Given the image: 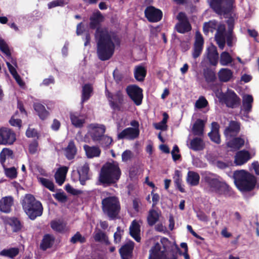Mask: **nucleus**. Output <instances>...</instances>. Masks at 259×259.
I'll return each instance as SVG.
<instances>
[{"label": "nucleus", "mask_w": 259, "mask_h": 259, "mask_svg": "<svg viewBox=\"0 0 259 259\" xmlns=\"http://www.w3.org/2000/svg\"><path fill=\"white\" fill-rule=\"evenodd\" d=\"M7 65L8 67L9 70L11 74L12 75L13 77L15 78L18 84L20 87H23L24 85V82L21 79L20 76L17 73L16 69L13 66H12L9 61L7 62Z\"/></svg>", "instance_id": "obj_43"}, {"label": "nucleus", "mask_w": 259, "mask_h": 259, "mask_svg": "<svg viewBox=\"0 0 259 259\" xmlns=\"http://www.w3.org/2000/svg\"><path fill=\"white\" fill-rule=\"evenodd\" d=\"M95 36L99 58L102 61L109 59L114 54L115 46L119 45V37L114 32L102 27L97 28Z\"/></svg>", "instance_id": "obj_1"}, {"label": "nucleus", "mask_w": 259, "mask_h": 259, "mask_svg": "<svg viewBox=\"0 0 259 259\" xmlns=\"http://www.w3.org/2000/svg\"><path fill=\"white\" fill-rule=\"evenodd\" d=\"M182 174L180 171L179 170H176L175 171V175L174 176V182L176 185H180V183H182Z\"/></svg>", "instance_id": "obj_63"}, {"label": "nucleus", "mask_w": 259, "mask_h": 259, "mask_svg": "<svg viewBox=\"0 0 259 259\" xmlns=\"http://www.w3.org/2000/svg\"><path fill=\"white\" fill-rule=\"evenodd\" d=\"M89 166L87 163L83 164L82 165L77 169L79 180L82 185H84L85 181L89 179Z\"/></svg>", "instance_id": "obj_25"}, {"label": "nucleus", "mask_w": 259, "mask_h": 259, "mask_svg": "<svg viewBox=\"0 0 259 259\" xmlns=\"http://www.w3.org/2000/svg\"><path fill=\"white\" fill-rule=\"evenodd\" d=\"M70 119L74 126L81 127L84 123L85 117L78 112H74L70 114Z\"/></svg>", "instance_id": "obj_29"}, {"label": "nucleus", "mask_w": 259, "mask_h": 259, "mask_svg": "<svg viewBox=\"0 0 259 259\" xmlns=\"http://www.w3.org/2000/svg\"><path fill=\"white\" fill-rule=\"evenodd\" d=\"M103 16L99 11L94 12L90 17V27L93 29L95 28L103 21Z\"/></svg>", "instance_id": "obj_36"}, {"label": "nucleus", "mask_w": 259, "mask_h": 259, "mask_svg": "<svg viewBox=\"0 0 259 259\" xmlns=\"http://www.w3.org/2000/svg\"><path fill=\"white\" fill-rule=\"evenodd\" d=\"M102 204L104 212L111 219L115 218L120 209L119 201L115 196H109L103 199Z\"/></svg>", "instance_id": "obj_7"}, {"label": "nucleus", "mask_w": 259, "mask_h": 259, "mask_svg": "<svg viewBox=\"0 0 259 259\" xmlns=\"http://www.w3.org/2000/svg\"><path fill=\"white\" fill-rule=\"evenodd\" d=\"M9 122L12 126L20 127L21 126V120L18 118V113L16 112L10 119Z\"/></svg>", "instance_id": "obj_55"}, {"label": "nucleus", "mask_w": 259, "mask_h": 259, "mask_svg": "<svg viewBox=\"0 0 259 259\" xmlns=\"http://www.w3.org/2000/svg\"><path fill=\"white\" fill-rule=\"evenodd\" d=\"M110 105L114 110H120V106L123 101V95L120 91H118L114 94H107Z\"/></svg>", "instance_id": "obj_16"}, {"label": "nucleus", "mask_w": 259, "mask_h": 259, "mask_svg": "<svg viewBox=\"0 0 259 259\" xmlns=\"http://www.w3.org/2000/svg\"><path fill=\"white\" fill-rule=\"evenodd\" d=\"M200 180L199 174L194 171H189L187 174L186 181L190 186H197L198 185Z\"/></svg>", "instance_id": "obj_37"}, {"label": "nucleus", "mask_w": 259, "mask_h": 259, "mask_svg": "<svg viewBox=\"0 0 259 259\" xmlns=\"http://www.w3.org/2000/svg\"><path fill=\"white\" fill-rule=\"evenodd\" d=\"M94 239L95 241L109 245L110 242L106 234L101 230H96L94 233Z\"/></svg>", "instance_id": "obj_33"}, {"label": "nucleus", "mask_w": 259, "mask_h": 259, "mask_svg": "<svg viewBox=\"0 0 259 259\" xmlns=\"http://www.w3.org/2000/svg\"><path fill=\"white\" fill-rule=\"evenodd\" d=\"M53 196L58 201L61 202H65L67 200V196L63 192L54 194Z\"/></svg>", "instance_id": "obj_60"}, {"label": "nucleus", "mask_w": 259, "mask_h": 259, "mask_svg": "<svg viewBox=\"0 0 259 259\" xmlns=\"http://www.w3.org/2000/svg\"><path fill=\"white\" fill-rule=\"evenodd\" d=\"M33 107L40 119L44 120L49 116V113L43 105L35 103L34 104Z\"/></svg>", "instance_id": "obj_38"}, {"label": "nucleus", "mask_w": 259, "mask_h": 259, "mask_svg": "<svg viewBox=\"0 0 259 259\" xmlns=\"http://www.w3.org/2000/svg\"><path fill=\"white\" fill-rule=\"evenodd\" d=\"M38 144L37 141H33L29 146V151L31 154H35L37 151Z\"/></svg>", "instance_id": "obj_64"}, {"label": "nucleus", "mask_w": 259, "mask_h": 259, "mask_svg": "<svg viewBox=\"0 0 259 259\" xmlns=\"http://www.w3.org/2000/svg\"><path fill=\"white\" fill-rule=\"evenodd\" d=\"M126 92L128 95L137 105L141 104L143 94L141 88L135 85H130L127 87Z\"/></svg>", "instance_id": "obj_12"}, {"label": "nucleus", "mask_w": 259, "mask_h": 259, "mask_svg": "<svg viewBox=\"0 0 259 259\" xmlns=\"http://www.w3.org/2000/svg\"><path fill=\"white\" fill-rule=\"evenodd\" d=\"M240 126L238 122L232 121L229 126L227 127L224 132L225 135L227 138H231L235 136L239 131Z\"/></svg>", "instance_id": "obj_28"}, {"label": "nucleus", "mask_w": 259, "mask_h": 259, "mask_svg": "<svg viewBox=\"0 0 259 259\" xmlns=\"http://www.w3.org/2000/svg\"><path fill=\"white\" fill-rule=\"evenodd\" d=\"M233 178L236 187L241 191L252 190L256 182L254 176L243 169L234 171Z\"/></svg>", "instance_id": "obj_4"}, {"label": "nucleus", "mask_w": 259, "mask_h": 259, "mask_svg": "<svg viewBox=\"0 0 259 259\" xmlns=\"http://www.w3.org/2000/svg\"><path fill=\"white\" fill-rule=\"evenodd\" d=\"M134 243L132 241H128L119 250V253L122 259H127L132 253Z\"/></svg>", "instance_id": "obj_30"}, {"label": "nucleus", "mask_w": 259, "mask_h": 259, "mask_svg": "<svg viewBox=\"0 0 259 259\" xmlns=\"http://www.w3.org/2000/svg\"><path fill=\"white\" fill-rule=\"evenodd\" d=\"M233 61V59L230 54L226 52H223L220 55V63L222 66H229Z\"/></svg>", "instance_id": "obj_42"}, {"label": "nucleus", "mask_w": 259, "mask_h": 259, "mask_svg": "<svg viewBox=\"0 0 259 259\" xmlns=\"http://www.w3.org/2000/svg\"><path fill=\"white\" fill-rule=\"evenodd\" d=\"M86 241L85 238L82 236L81 234L77 232L76 234L72 237L70 239V242L72 243H76L77 242H79L81 243H84Z\"/></svg>", "instance_id": "obj_56"}, {"label": "nucleus", "mask_w": 259, "mask_h": 259, "mask_svg": "<svg viewBox=\"0 0 259 259\" xmlns=\"http://www.w3.org/2000/svg\"><path fill=\"white\" fill-rule=\"evenodd\" d=\"M69 0H55L48 4V8L51 9L57 6H63L67 4Z\"/></svg>", "instance_id": "obj_54"}, {"label": "nucleus", "mask_w": 259, "mask_h": 259, "mask_svg": "<svg viewBox=\"0 0 259 259\" xmlns=\"http://www.w3.org/2000/svg\"><path fill=\"white\" fill-rule=\"evenodd\" d=\"M100 144L103 147L107 148L110 147L113 142L112 138L107 135H103L99 141H98Z\"/></svg>", "instance_id": "obj_52"}, {"label": "nucleus", "mask_w": 259, "mask_h": 259, "mask_svg": "<svg viewBox=\"0 0 259 259\" xmlns=\"http://www.w3.org/2000/svg\"><path fill=\"white\" fill-rule=\"evenodd\" d=\"M68 168L67 166L60 167L56 171L55 178L57 183L62 185L65 181Z\"/></svg>", "instance_id": "obj_31"}, {"label": "nucleus", "mask_w": 259, "mask_h": 259, "mask_svg": "<svg viewBox=\"0 0 259 259\" xmlns=\"http://www.w3.org/2000/svg\"><path fill=\"white\" fill-rule=\"evenodd\" d=\"M83 149L88 158H91L94 157H98L100 155L101 150L97 146H89L87 145L83 146Z\"/></svg>", "instance_id": "obj_34"}, {"label": "nucleus", "mask_w": 259, "mask_h": 259, "mask_svg": "<svg viewBox=\"0 0 259 259\" xmlns=\"http://www.w3.org/2000/svg\"><path fill=\"white\" fill-rule=\"evenodd\" d=\"M244 140L241 138H234L227 143L229 147L232 149V150H237L240 149L244 144Z\"/></svg>", "instance_id": "obj_41"}, {"label": "nucleus", "mask_w": 259, "mask_h": 259, "mask_svg": "<svg viewBox=\"0 0 259 259\" xmlns=\"http://www.w3.org/2000/svg\"><path fill=\"white\" fill-rule=\"evenodd\" d=\"M211 7L220 15L231 13L234 8L235 0H209Z\"/></svg>", "instance_id": "obj_8"}, {"label": "nucleus", "mask_w": 259, "mask_h": 259, "mask_svg": "<svg viewBox=\"0 0 259 259\" xmlns=\"http://www.w3.org/2000/svg\"><path fill=\"white\" fill-rule=\"evenodd\" d=\"M140 131L139 128L127 127L118 134L117 137L119 139H127L134 140L139 137Z\"/></svg>", "instance_id": "obj_19"}, {"label": "nucleus", "mask_w": 259, "mask_h": 259, "mask_svg": "<svg viewBox=\"0 0 259 259\" xmlns=\"http://www.w3.org/2000/svg\"><path fill=\"white\" fill-rule=\"evenodd\" d=\"M187 145L189 149L195 151L202 150L205 147V143L200 137L193 138L190 140L189 143L187 142Z\"/></svg>", "instance_id": "obj_24"}, {"label": "nucleus", "mask_w": 259, "mask_h": 259, "mask_svg": "<svg viewBox=\"0 0 259 259\" xmlns=\"http://www.w3.org/2000/svg\"><path fill=\"white\" fill-rule=\"evenodd\" d=\"M0 50L6 56H10L11 55V50L9 45L2 38H0Z\"/></svg>", "instance_id": "obj_53"}, {"label": "nucleus", "mask_w": 259, "mask_h": 259, "mask_svg": "<svg viewBox=\"0 0 259 259\" xmlns=\"http://www.w3.org/2000/svg\"><path fill=\"white\" fill-rule=\"evenodd\" d=\"M37 180L39 183L43 186L48 188L51 191L54 192L55 191L54 183L50 180L40 177H37Z\"/></svg>", "instance_id": "obj_48"}, {"label": "nucleus", "mask_w": 259, "mask_h": 259, "mask_svg": "<svg viewBox=\"0 0 259 259\" xmlns=\"http://www.w3.org/2000/svg\"><path fill=\"white\" fill-rule=\"evenodd\" d=\"M146 69L144 66L141 65L137 66L135 68V77L138 81H143L146 76Z\"/></svg>", "instance_id": "obj_40"}, {"label": "nucleus", "mask_w": 259, "mask_h": 259, "mask_svg": "<svg viewBox=\"0 0 259 259\" xmlns=\"http://www.w3.org/2000/svg\"><path fill=\"white\" fill-rule=\"evenodd\" d=\"M159 217V213L155 210H150L147 217L148 223L150 226H153L158 221Z\"/></svg>", "instance_id": "obj_47"}, {"label": "nucleus", "mask_w": 259, "mask_h": 259, "mask_svg": "<svg viewBox=\"0 0 259 259\" xmlns=\"http://www.w3.org/2000/svg\"><path fill=\"white\" fill-rule=\"evenodd\" d=\"M121 171L116 161L108 162L104 164L99 176L100 181L104 184H114L120 179Z\"/></svg>", "instance_id": "obj_3"}, {"label": "nucleus", "mask_w": 259, "mask_h": 259, "mask_svg": "<svg viewBox=\"0 0 259 259\" xmlns=\"http://www.w3.org/2000/svg\"><path fill=\"white\" fill-rule=\"evenodd\" d=\"M225 40L227 41V44L229 47H232L233 45V41L235 39V37L232 34V31H228L227 32L225 31Z\"/></svg>", "instance_id": "obj_59"}, {"label": "nucleus", "mask_w": 259, "mask_h": 259, "mask_svg": "<svg viewBox=\"0 0 259 259\" xmlns=\"http://www.w3.org/2000/svg\"><path fill=\"white\" fill-rule=\"evenodd\" d=\"M207 104L208 102L205 98L203 96H201L196 101L195 106L198 109H201L205 107Z\"/></svg>", "instance_id": "obj_57"}, {"label": "nucleus", "mask_w": 259, "mask_h": 259, "mask_svg": "<svg viewBox=\"0 0 259 259\" xmlns=\"http://www.w3.org/2000/svg\"><path fill=\"white\" fill-rule=\"evenodd\" d=\"M204 122L202 120L197 119L193 125L192 131L195 135H202Z\"/></svg>", "instance_id": "obj_45"}, {"label": "nucleus", "mask_w": 259, "mask_h": 259, "mask_svg": "<svg viewBox=\"0 0 259 259\" xmlns=\"http://www.w3.org/2000/svg\"><path fill=\"white\" fill-rule=\"evenodd\" d=\"M203 179L207 188L211 192H213L218 185L223 181L220 177L213 174H206Z\"/></svg>", "instance_id": "obj_17"}, {"label": "nucleus", "mask_w": 259, "mask_h": 259, "mask_svg": "<svg viewBox=\"0 0 259 259\" xmlns=\"http://www.w3.org/2000/svg\"><path fill=\"white\" fill-rule=\"evenodd\" d=\"M204 75L206 81L207 82L213 81L215 78L214 73L209 70L204 71Z\"/></svg>", "instance_id": "obj_61"}, {"label": "nucleus", "mask_w": 259, "mask_h": 259, "mask_svg": "<svg viewBox=\"0 0 259 259\" xmlns=\"http://www.w3.org/2000/svg\"><path fill=\"white\" fill-rule=\"evenodd\" d=\"M88 135L94 142H97L104 135L106 127L103 124L92 123L88 126Z\"/></svg>", "instance_id": "obj_10"}, {"label": "nucleus", "mask_w": 259, "mask_h": 259, "mask_svg": "<svg viewBox=\"0 0 259 259\" xmlns=\"http://www.w3.org/2000/svg\"><path fill=\"white\" fill-rule=\"evenodd\" d=\"M204 44L203 38L199 32H196L195 34V41L194 44L192 56L194 58L198 57L201 54Z\"/></svg>", "instance_id": "obj_20"}, {"label": "nucleus", "mask_w": 259, "mask_h": 259, "mask_svg": "<svg viewBox=\"0 0 259 259\" xmlns=\"http://www.w3.org/2000/svg\"><path fill=\"white\" fill-rule=\"evenodd\" d=\"M219 79L222 82H228L233 78V72L228 68H222L218 72Z\"/></svg>", "instance_id": "obj_35"}, {"label": "nucleus", "mask_w": 259, "mask_h": 259, "mask_svg": "<svg viewBox=\"0 0 259 259\" xmlns=\"http://www.w3.org/2000/svg\"><path fill=\"white\" fill-rule=\"evenodd\" d=\"M16 140V134L13 130L5 127L0 128V145H11Z\"/></svg>", "instance_id": "obj_9"}, {"label": "nucleus", "mask_w": 259, "mask_h": 259, "mask_svg": "<svg viewBox=\"0 0 259 259\" xmlns=\"http://www.w3.org/2000/svg\"><path fill=\"white\" fill-rule=\"evenodd\" d=\"M203 179L207 188L211 192H213L218 185L223 181L220 177L213 174H206Z\"/></svg>", "instance_id": "obj_18"}, {"label": "nucleus", "mask_w": 259, "mask_h": 259, "mask_svg": "<svg viewBox=\"0 0 259 259\" xmlns=\"http://www.w3.org/2000/svg\"><path fill=\"white\" fill-rule=\"evenodd\" d=\"M54 238L50 235H46L44 236L40 247L44 250L50 248L54 243Z\"/></svg>", "instance_id": "obj_46"}, {"label": "nucleus", "mask_w": 259, "mask_h": 259, "mask_svg": "<svg viewBox=\"0 0 259 259\" xmlns=\"http://www.w3.org/2000/svg\"><path fill=\"white\" fill-rule=\"evenodd\" d=\"M160 242L162 246L155 244L150 250L149 259H177L179 247L166 238H161Z\"/></svg>", "instance_id": "obj_2"}, {"label": "nucleus", "mask_w": 259, "mask_h": 259, "mask_svg": "<svg viewBox=\"0 0 259 259\" xmlns=\"http://www.w3.org/2000/svg\"><path fill=\"white\" fill-rule=\"evenodd\" d=\"M145 14L148 21L152 22L160 21L162 16V12L153 6L148 7L145 10Z\"/></svg>", "instance_id": "obj_15"}, {"label": "nucleus", "mask_w": 259, "mask_h": 259, "mask_svg": "<svg viewBox=\"0 0 259 259\" xmlns=\"http://www.w3.org/2000/svg\"><path fill=\"white\" fill-rule=\"evenodd\" d=\"M251 158V156L248 151L241 150L236 154L234 162L237 165H241L246 163Z\"/></svg>", "instance_id": "obj_22"}, {"label": "nucleus", "mask_w": 259, "mask_h": 259, "mask_svg": "<svg viewBox=\"0 0 259 259\" xmlns=\"http://www.w3.org/2000/svg\"><path fill=\"white\" fill-rule=\"evenodd\" d=\"M219 128V124L217 122H213L211 123V131L208 134L210 139L217 144L220 143L221 142Z\"/></svg>", "instance_id": "obj_32"}, {"label": "nucleus", "mask_w": 259, "mask_h": 259, "mask_svg": "<svg viewBox=\"0 0 259 259\" xmlns=\"http://www.w3.org/2000/svg\"><path fill=\"white\" fill-rule=\"evenodd\" d=\"M19 250L18 248H11L4 249L1 252V254L4 256L13 258L19 253Z\"/></svg>", "instance_id": "obj_51"}, {"label": "nucleus", "mask_w": 259, "mask_h": 259, "mask_svg": "<svg viewBox=\"0 0 259 259\" xmlns=\"http://www.w3.org/2000/svg\"><path fill=\"white\" fill-rule=\"evenodd\" d=\"M140 231V226L139 223L136 220H134L130 227V232L131 235L137 242H140L141 240Z\"/></svg>", "instance_id": "obj_27"}, {"label": "nucleus", "mask_w": 259, "mask_h": 259, "mask_svg": "<svg viewBox=\"0 0 259 259\" xmlns=\"http://www.w3.org/2000/svg\"><path fill=\"white\" fill-rule=\"evenodd\" d=\"M66 224L63 220H58L53 221L51 223L52 228L57 232L64 231L66 228Z\"/></svg>", "instance_id": "obj_44"}, {"label": "nucleus", "mask_w": 259, "mask_h": 259, "mask_svg": "<svg viewBox=\"0 0 259 259\" xmlns=\"http://www.w3.org/2000/svg\"><path fill=\"white\" fill-rule=\"evenodd\" d=\"M93 88L90 84H85L82 87V102L87 101L91 97L92 92Z\"/></svg>", "instance_id": "obj_49"}, {"label": "nucleus", "mask_w": 259, "mask_h": 259, "mask_svg": "<svg viewBox=\"0 0 259 259\" xmlns=\"http://www.w3.org/2000/svg\"><path fill=\"white\" fill-rule=\"evenodd\" d=\"M253 101V97L250 95H244L242 97V107L241 109V117L245 120L248 118V113L252 109V104Z\"/></svg>", "instance_id": "obj_14"}, {"label": "nucleus", "mask_w": 259, "mask_h": 259, "mask_svg": "<svg viewBox=\"0 0 259 259\" xmlns=\"http://www.w3.org/2000/svg\"><path fill=\"white\" fill-rule=\"evenodd\" d=\"M218 97L229 107L234 108L239 104V98L232 91L229 90L225 94H220Z\"/></svg>", "instance_id": "obj_11"}, {"label": "nucleus", "mask_w": 259, "mask_h": 259, "mask_svg": "<svg viewBox=\"0 0 259 259\" xmlns=\"http://www.w3.org/2000/svg\"><path fill=\"white\" fill-rule=\"evenodd\" d=\"M13 203L14 199L12 196L3 197L0 200V211L5 213L10 212Z\"/></svg>", "instance_id": "obj_23"}, {"label": "nucleus", "mask_w": 259, "mask_h": 259, "mask_svg": "<svg viewBox=\"0 0 259 259\" xmlns=\"http://www.w3.org/2000/svg\"><path fill=\"white\" fill-rule=\"evenodd\" d=\"M13 152L12 150L9 148H5L0 153V161L2 164H4L6 158L12 157Z\"/></svg>", "instance_id": "obj_50"}, {"label": "nucleus", "mask_w": 259, "mask_h": 259, "mask_svg": "<svg viewBox=\"0 0 259 259\" xmlns=\"http://www.w3.org/2000/svg\"><path fill=\"white\" fill-rule=\"evenodd\" d=\"M213 193L219 196L228 197L231 194V189L229 186L223 180L214 189Z\"/></svg>", "instance_id": "obj_21"}, {"label": "nucleus", "mask_w": 259, "mask_h": 259, "mask_svg": "<svg viewBox=\"0 0 259 259\" xmlns=\"http://www.w3.org/2000/svg\"><path fill=\"white\" fill-rule=\"evenodd\" d=\"M5 173L6 176L10 179H14L17 177V170L14 167L5 168Z\"/></svg>", "instance_id": "obj_58"}, {"label": "nucleus", "mask_w": 259, "mask_h": 259, "mask_svg": "<svg viewBox=\"0 0 259 259\" xmlns=\"http://www.w3.org/2000/svg\"><path fill=\"white\" fill-rule=\"evenodd\" d=\"M123 231L121 230L120 227L117 228L116 231L114 234V241L115 243H118L120 242L121 235L122 234Z\"/></svg>", "instance_id": "obj_62"}, {"label": "nucleus", "mask_w": 259, "mask_h": 259, "mask_svg": "<svg viewBox=\"0 0 259 259\" xmlns=\"http://www.w3.org/2000/svg\"><path fill=\"white\" fill-rule=\"evenodd\" d=\"M76 154V148L73 141H70L65 150V155L66 158L71 160L74 158Z\"/></svg>", "instance_id": "obj_39"}, {"label": "nucleus", "mask_w": 259, "mask_h": 259, "mask_svg": "<svg viewBox=\"0 0 259 259\" xmlns=\"http://www.w3.org/2000/svg\"><path fill=\"white\" fill-rule=\"evenodd\" d=\"M23 208L31 220H34L42 213L43 208L41 203L31 194H27L22 203Z\"/></svg>", "instance_id": "obj_6"}, {"label": "nucleus", "mask_w": 259, "mask_h": 259, "mask_svg": "<svg viewBox=\"0 0 259 259\" xmlns=\"http://www.w3.org/2000/svg\"><path fill=\"white\" fill-rule=\"evenodd\" d=\"M225 28L224 24H219L215 20H210L205 22L203 25V31L205 34H208L209 32L212 33L214 30H217L215 40L221 50H223L225 46Z\"/></svg>", "instance_id": "obj_5"}, {"label": "nucleus", "mask_w": 259, "mask_h": 259, "mask_svg": "<svg viewBox=\"0 0 259 259\" xmlns=\"http://www.w3.org/2000/svg\"><path fill=\"white\" fill-rule=\"evenodd\" d=\"M207 58L209 60L210 64L215 66L218 64L219 59V54L217 52L216 47L211 46L207 50Z\"/></svg>", "instance_id": "obj_26"}, {"label": "nucleus", "mask_w": 259, "mask_h": 259, "mask_svg": "<svg viewBox=\"0 0 259 259\" xmlns=\"http://www.w3.org/2000/svg\"><path fill=\"white\" fill-rule=\"evenodd\" d=\"M179 22L176 24L175 28L178 32L184 33L191 29V25L185 13L181 12L177 16Z\"/></svg>", "instance_id": "obj_13"}]
</instances>
